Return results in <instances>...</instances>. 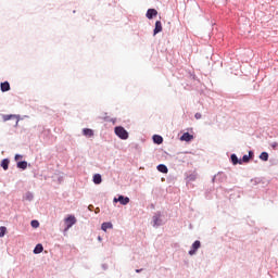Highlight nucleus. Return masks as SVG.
I'll list each match as a JSON object with an SVG mask.
<instances>
[{"label":"nucleus","instance_id":"obj_2","mask_svg":"<svg viewBox=\"0 0 278 278\" xmlns=\"http://www.w3.org/2000/svg\"><path fill=\"white\" fill-rule=\"evenodd\" d=\"M64 223L66 225L65 231H68V229H71V227H73V225H75L77 223V218H75L74 215H68L65 219Z\"/></svg>","mask_w":278,"mask_h":278},{"label":"nucleus","instance_id":"obj_7","mask_svg":"<svg viewBox=\"0 0 278 278\" xmlns=\"http://www.w3.org/2000/svg\"><path fill=\"white\" fill-rule=\"evenodd\" d=\"M163 27H162V22L161 21H156L155 22V28H154V36H156V34H160V31H162Z\"/></svg>","mask_w":278,"mask_h":278},{"label":"nucleus","instance_id":"obj_20","mask_svg":"<svg viewBox=\"0 0 278 278\" xmlns=\"http://www.w3.org/2000/svg\"><path fill=\"white\" fill-rule=\"evenodd\" d=\"M30 225L34 229H38V227H40V223L36 219L31 220Z\"/></svg>","mask_w":278,"mask_h":278},{"label":"nucleus","instance_id":"obj_16","mask_svg":"<svg viewBox=\"0 0 278 278\" xmlns=\"http://www.w3.org/2000/svg\"><path fill=\"white\" fill-rule=\"evenodd\" d=\"M112 223H103L101 228H102V231H108V229H112Z\"/></svg>","mask_w":278,"mask_h":278},{"label":"nucleus","instance_id":"obj_26","mask_svg":"<svg viewBox=\"0 0 278 278\" xmlns=\"http://www.w3.org/2000/svg\"><path fill=\"white\" fill-rule=\"evenodd\" d=\"M194 116H195L197 121H199V119H201V116H202V115H201V113H195Z\"/></svg>","mask_w":278,"mask_h":278},{"label":"nucleus","instance_id":"obj_15","mask_svg":"<svg viewBox=\"0 0 278 278\" xmlns=\"http://www.w3.org/2000/svg\"><path fill=\"white\" fill-rule=\"evenodd\" d=\"M17 168L25 170L27 168V161H21L17 163Z\"/></svg>","mask_w":278,"mask_h":278},{"label":"nucleus","instance_id":"obj_18","mask_svg":"<svg viewBox=\"0 0 278 278\" xmlns=\"http://www.w3.org/2000/svg\"><path fill=\"white\" fill-rule=\"evenodd\" d=\"M251 155H253V152H249V155H243L241 163L244 162L247 164L251 160Z\"/></svg>","mask_w":278,"mask_h":278},{"label":"nucleus","instance_id":"obj_11","mask_svg":"<svg viewBox=\"0 0 278 278\" xmlns=\"http://www.w3.org/2000/svg\"><path fill=\"white\" fill-rule=\"evenodd\" d=\"M42 251H45V248L42 247V244L38 243L35 249H34V253L35 255H38L40 253H42Z\"/></svg>","mask_w":278,"mask_h":278},{"label":"nucleus","instance_id":"obj_12","mask_svg":"<svg viewBox=\"0 0 278 278\" xmlns=\"http://www.w3.org/2000/svg\"><path fill=\"white\" fill-rule=\"evenodd\" d=\"M156 168L159 173H164V174L168 173V167H166V165L164 164H160Z\"/></svg>","mask_w":278,"mask_h":278},{"label":"nucleus","instance_id":"obj_19","mask_svg":"<svg viewBox=\"0 0 278 278\" xmlns=\"http://www.w3.org/2000/svg\"><path fill=\"white\" fill-rule=\"evenodd\" d=\"M260 160H263V162H268L267 152H262L261 155H260Z\"/></svg>","mask_w":278,"mask_h":278},{"label":"nucleus","instance_id":"obj_22","mask_svg":"<svg viewBox=\"0 0 278 278\" xmlns=\"http://www.w3.org/2000/svg\"><path fill=\"white\" fill-rule=\"evenodd\" d=\"M26 201H33L34 200V194L31 192H27L25 195Z\"/></svg>","mask_w":278,"mask_h":278},{"label":"nucleus","instance_id":"obj_13","mask_svg":"<svg viewBox=\"0 0 278 278\" xmlns=\"http://www.w3.org/2000/svg\"><path fill=\"white\" fill-rule=\"evenodd\" d=\"M101 181H103V179L101 178L100 174H96L93 176V184H96L97 186H99V184H101Z\"/></svg>","mask_w":278,"mask_h":278},{"label":"nucleus","instance_id":"obj_29","mask_svg":"<svg viewBox=\"0 0 278 278\" xmlns=\"http://www.w3.org/2000/svg\"><path fill=\"white\" fill-rule=\"evenodd\" d=\"M98 239L101 240V237H99Z\"/></svg>","mask_w":278,"mask_h":278},{"label":"nucleus","instance_id":"obj_23","mask_svg":"<svg viewBox=\"0 0 278 278\" xmlns=\"http://www.w3.org/2000/svg\"><path fill=\"white\" fill-rule=\"evenodd\" d=\"M153 220H154V226L160 225V217L154 216V217H153Z\"/></svg>","mask_w":278,"mask_h":278},{"label":"nucleus","instance_id":"obj_17","mask_svg":"<svg viewBox=\"0 0 278 278\" xmlns=\"http://www.w3.org/2000/svg\"><path fill=\"white\" fill-rule=\"evenodd\" d=\"M231 162H232V164L233 165H236V164H242V161H239L238 160V156L236 155V154H231Z\"/></svg>","mask_w":278,"mask_h":278},{"label":"nucleus","instance_id":"obj_8","mask_svg":"<svg viewBox=\"0 0 278 278\" xmlns=\"http://www.w3.org/2000/svg\"><path fill=\"white\" fill-rule=\"evenodd\" d=\"M83 134L87 138H92V136H94V131L92 129H90V128L83 129Z\"/></svg>","mask_w":278,"mask_h":278},{"label":"nucleus","instance_id":"obj_28","mask_svg":"<svg viewBox=\"0 0 278 278\" xmlns=\"http://www.w3.org/2000/svg\"><path fill=\"white\" fill-rule=\"evenodd\" d=\"M137 273H140V269H137Z\"/></svg>","mask_w":278,"mask_h":278},{"label":"nucleus","instance_id":"obj_10","mask_svg":"<svg viewBox=\"0 0 278 278\" xmlns=\"http://www.w3.org/2000/svg\"><path fill=\"white\" fill-rule=\"evenodd\" d=\"M0 88L2 92H8L10 90V83L8 81L1 83Z\"/></svg>","mask_w":278,"mask_h":278},{"label":"nucleus","instance_id":"obj_3","mask_svg":"<svg viewBox=\"0 0 278 278\" xmlns=\"http://www.w3.org/2000/svg\"><path fill=\"white\" fill-rule=\"evenodd\" d=\"M114 203H121V205H127L129 203V198L128 197H124V195H119L118 199L114 198Z\"/></svg>","mask_w":278,"mask_h":278},{"label":"nucleus","instance_id":"obj_14","mask_svg":"<svg viewBox=\"0 0 278 278\" xmlns=\"http://www.w3.org/2000/svg\"><path fill=\"white\" fill-rule=\"evenodd\" d=\"M1 166H2L3 170H8L9 166H10V161L8 159L2 160Z\"/></svg>","mask_w":278,"mask_h":278},{"label":"nucleus","instance_id":"obj_1","mask_svg":"<svg viewBox=\"0 0 278 278\" xmlns=\"http://www.w3.org/2000/svg\"><path fill=\"white\" fill-rule=\"evenodd\" d=\"M114 131L116 137L121 138V140H127V138H129V132H127L123 126H116Z\"/></svg>","mask_w":278,"mask_h":278},{"label":"nucleus","instance_id":"obj_25","mask_svg":"<svg viewBox=\"0 0 278 278\" xmlns=\"http://www.w3.org/2000/svg\"><path fill=\"white\" fill-rule=\"evenodd\" d=\"M10 118H14V115H4V121H10Z\"/></svg>","mask_w":278,"mask_h":278},{"label":"nucleus","instance_id":"obj_21","mask_svg":"<svg viewBox=\"0 0 278 278\" xmlns=\"http://www.w3.org/2000/svg\"><path fill=\"white\" fill-rule=\"evenodd\" d=\"M5 231H8V228H5V226H1L0 227V238H3V236H5Z\"/></svg>","mask_w":278,"mask_h":278},{"label":"nucleus","instance_id":"obj_4","mask_svg":"<svg viewBox=\"0 0 278 278\" xmlns=\"http://www.w3.org/2000/svg\"><path fill=\"white\" fill-rule=\"evenodd\" d=\"M199 249H201V241L197 240L193 242L191 250L189 251V255H194Z\"/></svg>","mask_w":278,"mask_h":278},{"label":"nucleus","instance_id":"obj_5","mask_svg":"<svg viewBox=\"0 0 278 278\" xmlns=\"http://www.w3.org/2000/svg\"><path fill=\"white\" fill-rule=\"evenodd\" d=\"M147 18L151 20L153 16H157V10L149 9L146 14Z\"/></svg>","mask_w":278,"mask_h":278},{"label":"nucleus","instance_id":"obj_6","mask_svg":"<svg viewBox=\"0 0 278 278\" xmlns=\"http://www.w3.org/2000/svg\"><path fill=\"white\" fill-rule=\"evenodd\" d=\"M194 136L190 135L189 132H185L181 137L180 140L185 142H190V140H193Z\"/></svg>","mask_w":278,"mask_h":278},{"label":"nucleus","instance_id":"obj_24","mask_svg":"<svg viewBox=\"0 0 278 278\" xmlns=\"http://www.w3.org/2000/svg\"><path fill=\"white\" fill-rule=\"evenodd\" d=\"M18 160H23V155L16 154V155H15V162H18Z\"/></svg>","mask_w":278,"mask_h":278},{"label":"nucleus","instance_id":"obj_27","mask_svg":"<svg viewBox=\"0 0 278 278\" xmlns=\"http://www.w3.org/2000/svg\"><path fill=\"white\" fill-rule=\"evenodd\" d=\"M270 147L274 148V149H277L278 143H277V142H274V143L270 144Z\"/></svg>","mask_w":278,"mask_h":278},{"label":"nucleus","instance_id":"obj_9","mask_svg":"<svg viewBox=\"0 0 278 278\" xmlns=\"http://www.w3.org/2000/svg\"><path fill=\"white\" fill-rule=\"evenodd\" d=\"M153 142L155 144H162L164 142V138H162V136H160V135H154L153 136Z\"/></svg>","mask_w":278,"mask_h":278}]
</instances>
